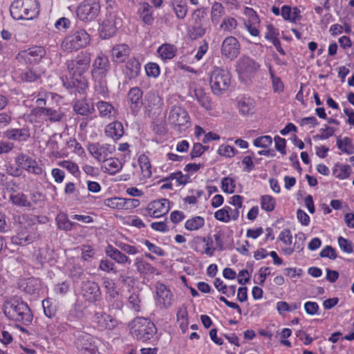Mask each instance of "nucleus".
Instances as JSON below:
<instances>
[{
	"label": "nucleus",
	"instance_id": "obj_1",
	"mask_svg": "<svg viewBox=\"0 0 354 354\" xmlns=\"http://www.w3.org/2000/svg\"><path fill=\"white\" fill-rule=\"evenodd\" d=\"M10 12L15 20H32L39 14V2L37 0H14Z\"/></svg>",
	"mask_w": 354,
	"mask_h": 354
},
{
	"label": "nucleus",
	"instance_id": "obj_2",
	"mask_svg": "<svg viewBox=\"0 0 354 354\" xmlns=\"http://www.w3.org/2000/svg\"><path fill=\"white\" fill-rule=\"evenodd\" d=\"M3 313L8 319L24 324L30 323L32 319V314L28 306L18 299H11L5 302Z\"/></svg>",
	"mask_w": 354,
	"mask_h": 354
},
{
	"label": "nucleus",
	"instance_id": "obj_3",
	"mask_svg": "<svg viewBox=\"0 0 354 354\" xmlns=\"http://www.w3.org/2000/svg\"><path fill=\"white\" fill-rule=\"evenodd\" d=\"M36 220V216L30 214L18 216L15 221L19 223V228L17 234L12 237V243L21 246H26L32 243L35 236L30 234L28 230L35 225Z\"/></svg>",
	"mask_w": 354,
	"mask_h": 354
},
{
	"label": "nucleus",
	"instance_id": "obj_4",
	"mask_svg": "<svg viewBox=\"0 0 354 354\" xmlns=\"http://www.w3.org/2000/svg\"><path fill=\"white\" fill-rule=\"evenodd\" d=\"M130 327L133 337L143 342L152 338L156 333L155 324L144 317L133 319L130 324Z\"/></svg>",
	"mask_w": 354,
	"mask_h": 354
},
{
	"label": "nucleus",
	"instance_id": "obj_5",
	"mask_svg": "<svg viewBox=\"0 0 354 354\" xmlns=\"http://www.w3.org/2000/svg\"><path fill=\"white\" fill-rule=\"evenodd\" d=\"M231 84L230 73L223 68L214 66L209 75V85L215 95H221L226 91Z\"/></svg>",
	"mask_w": 354,
	"mask_h": 354
},
{
	"label": "nucleus",
	"instance_id": "obj_6",
	"mask_svg": "<svg viewBox=\"0 0 354 354\" xmlns=\"http://www.w3.org/2000/svg\"><path fill=\"white\" fill-rule=\"evenodd\" d=\"M90 42V35L84 30H78L66 37L61 44L64 51L73 52L85 48Z\"/></svg>",
	"mask_w": 354,
	"mask_h": 354
},
{
	"label": "nucleus",
	"instance_id": "obj_7",
	"mask_svg": "<svg viewBox=\"0 0 354 354\" xmlns=\"http://www.w3.org/2000/svg\"><path fill=\"white\" fill-rule=\"evenodd\" d=\"M123 14L121 12H109L102 21L100 29V37L102 39H108L113 37L118 29L122 26Z\"/></svg>",
	"mask_w": 354,
	"mask_h": 354
},
{
	"label": "nucleus",
	"instance_id": "obj_8",
	"mask_svg": "<svg viewBox=\"0 0 354 354\" xmlns=\"http://www.w3.org/2000/svg\"><path fill=\"white\" fill-rule=\"evenodd\" d=\"M91 57L89 53L82 52L75 59L68 61L67 68L74 78L81 77L90 66Z\"/></svg>",
	"mask_w": 354,
	"mask_h": 354
},
{
	"label": "nucleus",
	"instance_id": "obj_9",
	"mask_svg": "<svg viewBox=\"0 0 354 354\" xmlns=\"http://www.w3.org/2000/svg\"><path fill=\"white\" fill-rule=\"evenodd\" d=\"M46 50L41 46H34L27 50H21L16 56L19 62L35 65L38 64L45 56Z\"/></svg>",
	"mask_w": 354,
	"mask_h": 354
},
{
	"label": "nucleus",
	"instance_id": "obj_10",
	"mask_svg": "<svg viewBox=\"0 0 354 354\" xmlns=\"http://www.w3.org/2000/svg\"><path fill=\"white\" fill-rule=\"evenodd\" d=\"M100 5L95 0H85L77 9V15L82 21H92L99 15Z\"/></svg>",
	"mask_w": 354,
	"mask_h": 354
},
{
	"label": "nucleus",
	"instance_id": "obj_11",
	"mask_svg": "<svg viewBox=\"0 0 354 354\" xmlns=\"http://www.w3.org/2000/svg\"><path fill=\"white\" fill-rule=\"evenodd\" d=\"M168 120L178 131L187 128L189 123V116L187 111L179 106H174L169 112Z\"/></svg>",
	"mask_w": 354,
	"mask_h": 354
},
{
	"label": "nucleus",
	"instance_id": "obj_12",
	"mask_svg": "<svg viewBox=\"0 0 354 354\" xmlns=\"http://www.w3.org/2000/svg\"><path fill=\"white\" fill-rule=\"evenodd\" d=\"M109 68L108 57L104 55H97L93 64V77L95 81H102L106 76Z\"/></svg>",
	"mask_w": 354,
	"mask_h": 354
},
{
	"label": "nucleus",
	"instance_id": "obj_13",
	"mask_svg": "<svg viewBox=\"0 0 354 354\" xmlns=\"http://www.w3.org/2000/svg\"><path fill=\"white\" fill-rule=\"evenodd\" d=\"M221 52L231 60L237 57L240 53V44L237 39L232 36L227 37L222 42Z\"/></svg>",
	"mask_w": 354,
	"mask_h": 354
},
{
	"label": "nucleus",
	"instance_id": "obj_14",
	"mask_svg": "<svg viewBox=\"0 0 354 354\" xmlns=\"http://www.w3.org/2000/svg\"><path fill=\"white\" fill-rule=\"evenodd\" d=\"M15 162L19 167L29 173L41 175L43 172L42 168L39 166L36 160L26 154L19 153L15 158Z\"/></svg>",
	"mask_w": 354,
	"mask_h": 354
},
{
	"label": "nucleus",
	"instance_id": "obj_15",
	"mask_svg": "<svg viewBox=\"0 0 354 354\" xmlns=\"http://www.w3.org/2000/svg\"><path fill=\"white\" fill-rule=\"evenodd\" d=\"M169 210V201L162 198L149 203L147 207V214L153 218H158L166 214Z\"/></svg>",
	"mask_w": 354,
	"mask_h": 354
},
{
	"label": "nucleus",
	"instance_id": "obj_16",
	"mask_svg": "<svg viewBox=\"0 0 354 354\" xmlns=\"http://www.w3.org/2000/svg\"><path fill=\"white\" fill-rule=\"evenodd\" d=\"M82 295L83 297L89 302L98 301L101 296L99 285L92 281H86L82 283Z\"/></svg>",
	"mask_w": 354,
	"mask_h": 354
},
{
	"label": "nucleus",
	"instance_id": "obj_17",
	"mask_svg": "<svg viewBox=\"0 0 354 354\" xmlns=\"http://www.w3.org/2000/svg\"><path fill=\"white\" fill-rule=\"evenodd\" d=\"M259 65L249 57H242L236 64V71L242 75L249 76L257 71Z\"/></svg>",
	"mask_w": 354,
	"mask_h": 354
},
{
	"label": "nucleus",
	"instance_id": "obj_18",
	"mask_svg": "<svg viewBox=\"0 0 354 354\" xmlns=\"http://www.w3.org/2000/svg\"><path fill=\"white\" fill-rule=\"evenodd\" d=\"M94 318L97 327L101 330H113L119 324L115 318L104 312L95 313Z\"/></svg>",
	"mask_w": 354,
	"mask_h": 354
},
{
	"label": "nucleus",
	"instance_id": "obj_19",
	"mask_svg": "<svg viewBox=\"0 0 354 354\" xmlns=\"http://www.w3.org/2000/svg\"><path fill=\"white\" fill-rule=\"evenodd\" d=\"M112 150L113 147L109 144L93 143L88 147L89 153L98 161L105 160Z\"/></svg>",
	"mask_w": 354,
	"mask_h": 354
},
{
	"label": "nucleus",
	"instance_id": "obj_20",
	"mask_svg": "<svg viewBox=\"0 0 354 354\" xmlns=\"http://www.w3.org/2000/svg\"><path fill=\"white\" fill-rule=\"evenodd\" d=\"M4 137L8 140L19 142H26L30 137V128L24 126L22 128H11L4 132Z\"/></svg>",
	"mask_w": 354,
	"mask_h": 354
},
{
	"label": "nucleus",
	"instance_id": "obj_21",
	"mask_svg": "<svg viewBox=\"0 0 354 354\" xmlns=\"http://www.w3.org/2000/svg\"><path fill=\"white\" fill-rule=\"evenodd\" d=\"M157 303L164 308H169L173 301V295L164 284L158 283L156 286Z\"/></svg>",
	"mask_w": 354,
	"mask_h": 354
},
{
	"label": "nucleus",
	"instance_id": "obj_22",
	"mask_svg": "<svg viewBox=\"0 0 354 354\" xmlns=\"http://www.w3.org/2000/svg\"><path fill=\"white\" fill-rule=\"evenodd\" d=\"M27 66L24 68L19 70V77L21 81L26 82H33L40 79L44 72L34 65Z\"/></svg>",
	"mask_w": 354,
	"mask_h": 354
},
{
	"label": "nucleus",
	"instance_id": "obj_23",
	"mask_svg": "<svg viewBox=\"0 0 354 354\" xmlns=\"http://www.w3.org/2000/svg\"><path fill=\"white\" fill-rule=\"evenodd\" d=\"M245 15L249 17L248 20L245 21V26L250 34L252 36H258L259 31L258 29L260 20L256 12L250 8H246L245 11Z\"/></svg>",
	"mask_w": 354,
	"mask_h": 354
},
{
	"label": "nucleus",
	"instance_id": "obj_24",
	"mask_svg": "<svg viewBox=\"0 0 354 354\" xmlns=\"http://www.w3.org/2000/svg\"><path fill=\"white\" fill-rule=\"evenodd\" d=\"M95 106L99 113V115L102 118L111 120L115 118L118 114L115 108L109 102L99 100Z\"/></svg>",
	"mask_w": 354,
	"mask_h": 354
},
{
	"label": "nucleus",
	"instance_id": "obj_25",
	"mask_svg": "<svg viewBox=\"0 0 354 354\" xmlns=\"http://www.w3.org/2000/svg\"><path fill=\"white\" fill-rule=\"evenodd\" d=\"M131 48L125 44L115 45L111 51V59L113 62L122 63L129 56Z\"/></svg>",
	"mask_w": 354,
	"mask_h": 354
},
{
	"label": "nucleus",
	"instance_id": "obj_26",
	"mask_svg": "<svg viewBox=\"0 0 354 354\" xmlns=\"http://www.w3.org/2000/svg\"><path fill=\"white\" fill-rule=\"evenodd\" d=\"M128 101L133 113H136L142 105V92L138 87L130 89L127 95Z\"/></svg>",
	"mask_w": 354,
	"mask_h": 354
},
{
	"label": "nucleus",
	"instance_id": "obj_27",
	"mask_svg": "<svg viewBox=\"0 0 354 354\" xmlns=\"http://www.w3.org/2000/svg\"><path fill=\"white\" fill-rule=\"evenodd\" d=\"M74 111L81 115H88L93 113L95 106L86 99L76 100L73 105Z\"/></svg>",
	"mask_w": 354,
	"mask_h": 354
},
{
	"label": "nucleus",
	"instance_id": "obj_28",
	"mask_svg": "<svg viewBox=\"0 0 354 354\" xmlns=\"http://www.w3.org/2000/svg\"><path fill=\"white\" fill-rule=\"evenodd\" d=\"M147 109L149 113L160 110L163 104L162 100L156 92H149L146 96Z\"/></svg>",
	"mask_w": 354,
	"mask_h": 354
},
{
	"label": "nucleus",
	"instance_id": "obj_29",
	"mask_svg": "<svg viewBox=\"0 0 354 354\" xmlns=\"http://www.w3.org/2000/svg\"><path fill=\"white\" fill-rule=\"evenodd\" d=\"M141 65L135 57L129 59L125 64L124 73L129 79L137 77L140 72Z\"/></svg>",
	"mask_w": 354,
	"mask_h": 354
},
{
	"label": "nucleus",
	"instance_id": "obj_30",
	"mask_svg": "<svg viewBox=\"0 0 354 354\" xmlns=\"http://www.w3.org/2000/svg\"><path fill=\"white\" fill-rule=\"evenodd\" d=\"M106 254L115 262L120 264L128 263L131 264L130 259L118 249L115 248L112 245H109L106 249Z\"/></svg>",
	"mask_w": 354,
	"mask_h": 354
},
{
	"label": "nucleus",
	"instance_id": "obj_31",
	"mask_svg": "<svg viewBox=\"0 0 354 354\" xmlns=\"http://www.w3.org/2000/svg\"><path fill=\"white\" fill-rule=\"evenodd\" d=\"M19 288L28 294H34L40 288V281L36 278H28L22 280L19 283Z\"/></svg>",
	"mask_w": 354,
	"mask_h": 354
},
{
	"label": "nucleus",
	"instance_id": "obj_32",
	"mask_svg": "<svg viewBox=\"0 0 354 354\" xmlns=\"http://www.w3.org/2000/svg\"><path fill=\"white\" fill-rule=\"evenodd\" d=\"M105 133L106 136L113 139L120 138L124 133L122 124L117 121L109 124L106 127Z\"/></svg>",
	"mask_w": 354,
	"mask_h": 354
},
{
	"label": "nucleus",
	"instance_id": "obj_33",
	"mask_svg": "<svg viewBox=\"0 0 354 354\" xmlns=\"http://www.w3.org/2000/svg\"><path fill=\"white\" fill-rule=\"evenodd\" d=\"M9 201L18 207H32V203L28 200L26 195L24 193H16L10 194Z\"/></svg>",
	"mask_w": 354,
	"mask_h": 354
},
{
	"label": "nucleus",
	"instance_id": "obj_34",
	"mask_svg": "<svg viewBox=\"0 0 354 354\" xmlns=\"http://www.w3.org/2000/svg\"><path fill=\"white\" fill-rule=\"evenodd\" d=\"M40 114L47 116L51 122L61 121L64 115V113L60 109H53L45 107H41Z\"/></svg>",
	"mask_w": 354,
	"mask_h": 354
},
{
	"label": "nucleus",
	"instance_id": "obj_35",
	"mask_svg": "<svg viewBox=\"0 0 354 354\" xmlns=\"http://www.w3.org/2000/svg\"><path fill=\"white\" fill-rule=\"evenodd\" d=\"M104 162L105 171L111 175L115 174L122 168V164L118 158H106Z\"/></svg>",
	"mask_w": 354,
	"mask_h": 354
},
{
	"label": "nucleus",
	"instance_id": "obj_36",
	"mask_svg": "<svg viewBox=\"0 0 354 354\" xmlns=\"http://www.w3.org/2000/svg\"><path fill=\"white\" fill-rule=\"evenodd\" d=\"M56 223L59 230L70 231L76 225L75 223L68 220L65 213L60 212L56 217Z\"/></svg>",
	"mask_w": 354,
	"mask_h": 354
},
{
	"label": "nucleus",
	"instance_id": "obj_37",
	"mask_svg": "<svg viewBox=\"0 0 354 354\" xmlns=\"http://www.w3.org/2000/svg\"><path fill=\"white\" fill-rule=\"evenodd\" d=\"M171 6L178 19H183L186 17L188 11L186 0L176 1Z\"/></svg>",
	"mask_w": 354,
	"mask_h": 354
},
{
	"label": "nucleus",
	"instance_id": "obj_38",
	"mask_svg": "<svg viewBox=\"0 0 354 354\" xmlns=\"http://www.w3.org/2000/svg\"><path fill=\"white\" fill-rule=\"evenodd\" d=\"M206 28L203 24L194 23L188 30V35L192 39H196L205 34Z\"/></svg>",
	"mask_w": 354,
	"mask_h": 354
},
{
	"label": "nucleus",
	"instance_id": "obj_39",
	"mask_svg": "<svg viewBox=\"0 0 354 354\" xmlns=\"http://www.w3.org/2000/svg\"><path fill=\"white\" fill-rule=\"evenodd\" d=\"M194 95L199 102V104L205 109L208 110L211 109L210 100L205 93L204 90L201 88H196L194 90Z\"/></svg>",
	"mask_w": 354,
	"mask_h": 354
},
{
	"label": "nucleus",
	"instance_id": "obj_40",
	"mask_svg": "<svg viewBox=\"0 0 354 354\" xmlns=\"http://www.w3.org/2000/svg\"><path fill=\"white\" fill-rule=\"evenodd\" d=\"M238 108L243 115L252 114L254 111V104L252 100L247 98L239 101Z\"/></svg>",
	"mask_w": 354,
	"mask_h": 354
},
{
	"label": "nucleus",
	"instance_id": "obj_41",
	"mask_svg": "<svg viewBox=\"0 0 354 354\" xmlns=\"http://www.w3.org/2000/svg\"><path fill=\"white\" fill-rule=\"evenodd\" d=\"M158 53L162 59H170L174 57L176 48L174 45L165 44L158 48Z\"/></svg>",
	"mask_w": 354,
	"mask_h": 354
},
{
	"label": "nucleus",
	"instance_id": "obj_42",
	"mask_svg": "<svg viewBox=\"0 0 354 354\" xmlns=\"http://www.w3.org/2000/svg\"><path fill=\"white\" fill-rule=\"evenodd\" d=\"M205 225V220L203 217L197 216L188 219L185 224V227L189 231L197 230Z\"/></svg>",
	"mask_w": 354,
	"mask_h": 354
},
{
	"label": "nucleus",
	"instance_id": "obj_43",
	"mask_svg": "<svg viewBox=\"0 0 354 354\" xmlns=\"http://www.w3.org/2000/svg\"><path fill=\"white\" fill-rule=\"evenodd\" d=\"M337 146L338 149L347 154H352L354 152V147L352 144V140L348 137H345L342 140L337 138Z\"/></svg>",
	"mask_w": 354,
	"mask_h": 354
},
{
	"label": "nucleus",
	"instance_id": "obj_44",
	"mask_svg": "<svg viewBox=\"0 0 354 354\" xmlns=\"http://www.w3.org/2000/svg\"><path fill=\"white\" fill-rule=\"evenodd\" d=\"M142 300L138 292H132L128 298V306L136 313L141 310Z\"/></svg>",
	"mask_w": 354,
	"mask_h": 354
},
{
	"label": "nucleus",
	"instance_id": "obj_45",
	"mask_svg": "<svg viewBox=\"0 0 354 354\" xmlns=\"http://www.w3.org/2000/svg\"><path fill=\"white\" fill-rule=\"evenodd\" d=\"M351 167L347 165H336L333 173L336 178L339 179L347 178L351 174Z\"/></svg>",
	"mask_w": 354,
	"mask_h": 354
},
{
	"label": "nucleus",
	"instance_id": "obj_46",
	"mask_svg": "<svg viewBox=\"0 0 354 354\" xmlns=\"http://www.w3.org/2000/svg\"><path fill=\"white\" fill-rule=\"evenodd\" d=\"M104 205L111 208V209H125V202L124 198H106L104 201Z\"/></svg>",
	"mask_w": 354,
	"mask_h": 354
},
{
	"label": "nucleus",
	"instance_id": "obj_47",
	"mask_svg": "<svg viewBox=\"0 0 354 354\" xmlns=\"http://www.w3.org/2000/svg\"><path fill=\"white\" fill-rule=\"evenodd\" d=\"M140 17L142 19V21L150 25L152 24L153 21V18L151 15V6L147 3H144L142 4L141 8L139 10Z\"/></svg>",
	"mask_w": 354,
	"mask_h": 354
},
{
	"label": "nucleus",
	"instance_id": "obj_48",
	"mask_svg": "<svg viewBox=\"0 0 354 354\" xmlns=\"http://www.w3.org/2000/svg\"><path fill=\"white\" fill-rule=\"evenodd\" d=\"M136 266L138 271L141 274H153L156 270L150 263L138 258L136 259Z\"/></svg>",
	"mask_w": 354,
	"mask_h": 354
},
{
	"label": "nucleus",
	"instance_id": "obj_49",
	"mask_svg": "<svg viewBox=\"0 0 354 354\" xmlns=\"http://www.w3.org/2000/svg\"><path fill=\"white\" fill-rule=\"evenodd\" d=\"M275 204V199L270 195H263L261 197V207L268 212L274 209Z\"/></svg>",
	"mask_w": 354,
	"mask_h": 354
},
{
	"label": "nucleus",
	"instance_id": "obj_50",
	"mask_svg": "<svg viewBox=\"0 0 354 354\" xmlns=\"http://www.w3.org/2000/svg\"><path fill=\"white\" fill-rule=\"evenodd\" d=\"M224 12V8L221 3L215 2L211 11V18L213 24H216Z\"/></svg>",
	"mask_w": 354,
	"mask_h": 354
},
{
	"label": "nucleus",
	"instance_id": "obj_51",
	"mask_svg": "<svg viewBox=\"0 0 354 354\" xmlns=\"http://www.w3.org/2000/svg\"><path fill=\"white\" fill-rule=\"evenodd\" d=\"M176 180V182L180 185H185L187 184L189 179V176L188 175H184L181 171H178L176 173H172L167 178H164L162 181H167L168 180Z\"/></svg>",
	"mask_w": 354,
	"mask_h": 354
},
{
	"label": "nucleus",
	"instance_id": "obj_52",
	"mask_svg": "<svg viewBox=\"0 0 354 354\" xmlns=\"http://www.w3.org/2000/svg\"><path fill=\"white\" fill-rule=\"evenodd\" d=\"M221 188L227 194H232L235 189V180L230 177H225L221 180Z\"/></svg>",
	"mask_w": 354,
	"mask_h": 354
},
{
	"label": "nucleus",
	"instance_id": "obj_53",
	"mask_svg": "<svg viewBox=\"0 0 354 354\" xmlns=\"http://www.w3.org/2000/svg\"><path fill=\"white\" fill-rule=\"evenodd\" d=\"M139 162L143 178H150L151 176V170L149 161L147 159V158H140Z\"/></svg>",
	"mask_w": 354,
	"mask_h": 354
},
{
	"label": "nucleus",
	"instance_id": "obj_54",
	"mask_svg": "<svg viewBox=\"0 0 354 354\" xmlns=\"http://www.w3.org/2000/svg\"><path fill=\"white\" fill-rule=\"evenodd\" d=\"M272 143V139L270 136H260L254 140V145L261 148H268Z\"/></svg>",
	"mask_w": 354,
	"mask_h": 354
},
{
	"label": "nucleus",
	"instance_id": "obj_55",
	"mask_svg": "<svg viewBox=\"0 0 354 354\" xmlns=\"http://www.w3.org/2000/svg\"><path fill=\"white\" fill-rule=\"evenodd\" d=\"M237 26L236 20L233 17H227L224 19L221 23L220 28L225 31L231 32Z\"/></svg>",
	"mask_w": 354,
	"mask_h": 354
},
{
	"label": "nucleus",
	"instance_id": "obj_56",
	"mask_svg": "<svg viewBox=\"0 0 354 354\" xmlns=\"http://www.w3.org/2000/svg\"><path fill=\"white\" fill-rule=\"evenodd\" d=\"M269 72L272 79V88L274 91L276 93H281L283 91V84L281 79L274 75L273 71L271 68H270Z\"/></svg>",
	"mask_w": 354,
	"mask_h": 354
},
{
	"label": "nucleus",
	"instance_id": "obj_57",
	"mask_svg": "<svg viewBox=\"0 0 354 354\" xmlns=\"http://www.w3.org/2000/svg\"><path fill=\"white\" fill-rule=\"evenodd\" d=\"M231 209L230 207H225L224 208L216 211L214 213V217L222 222H228L230 219L229 211Z\"/></svg>",
	"mask_w": 354,
	"mask_h": 354
},
{
	"label": "nucleus",
	"instance_id": "obj_58",
	"mask_svg": "<svg viewBox=\"0 0 354 354\" xmlns=\"http://www.w3.org/2000/svg\"><path fill=\"white\" fill-rule=\"evenodd\" d=\"M62 168L67 169L70 173L76 175L79 172V167L76 163L69 160H64L59 163Z\"/></svg>",
	"mask_w": 354,
	"mask_h": 354
},
{
	"label": "nucleus",
	"instance_id": "obj_59",
	"mask_svg": "<svg viewBox=\"0 0 354 354\" xmlns=\"http://www.w3.org/2000/svg\"><path fill=\"white\" fill-rule=\"evenodd\" d=\"M339 248L346 253H352L353 251V243L348 239L339 236L338 238Z\"/></svg>",
	"mask_w": 354,
	"mask_h": 354
},
{
	"label": "nucleus",
	"instance_id": "obj_60",
	"mask_svg": "<svg viewBox=\"0 0 354 354\" xmlns=\"http://www.w3.org/2000/svg\"><path fill=\"white\" fill-rule=\"evenodd\" d=\"M146 73L148 76L156 77L160 74V68L156 63H149L145 66Z\"/></svg>",
	"mask_w": 354,
	"mask_h": 354
},
{
	"label": "nucleus",
	"instance_id": "obj_61",
	"mask_svg": "<svg viewBox=\"0 0 354 354\" xmlns=\"http://www.w3.org/2000/svg\"><path fill=\"white\" fill-rule=\"evenodd\" d=\"M218 152L220 155L226 157H233L236 155V149L230 145H221Z\"/></svg>",
	"mask_w": 354,
	"mask_h": 354
},
{
	"label": "nucleus",
	"instance_id": "obj_62",
	"mask_svg": "<svg viewBox=\"0 0 354 354\" xmlns=\"http://www.w3.org/2000/svg\"><path fill=\"white\" fill-rule=\"evenodd\" d=\"M99 269L106 272H116L114 263L108 259L101 260Z\"/></svg>",
	"mask_w": 354,
	"mask_h": 354
},
{
	"label": "nucleus",
	"instance_id": "obj_63",
	"mask_svg": "<svg viewBox=\"0 0 354 354\" xmlns=\"http://www.w3.org/2000/svg\"><path fill=\"white\" fill-rule=\"evenodd\" d=\"M306 313L310 315H316L319 310V305L315 301H307L304 304Z\"/></svg>",
	"mask_w": 354,
	"mask_h": 354
},
{
	"label": "nucleus",
	"instance_id": "obj_64",
	"mask_svg": "<svg viewBox=\"0 0 354 354\" xmlns=\"http://www.w3.org/2000/svg\"><path fill=\"white\" fill-rule=\"evenodd\" d=\"M278 33L277 32L276 29L272 24H269L267 26V32H266L265 37L266 39L272 41L273 43L275 40H277Z\"/></svg>",
	"mask_w": 354,
	"mask_h": 354
}]
</instances>
